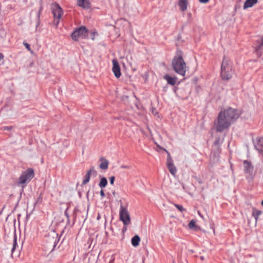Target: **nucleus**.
<instances>
[{"mask_svg":"<svg viewBox=\"0 0 263 263\" xmlns=\"http://www.w3.org/2000/svg\"><path fill=\"white\" fill-rule=\"evenodd\" d=\"M164 79L167 81L168 84L171 85H174L177 80V78L172 77L168 74L165 75L164 76Z\"/></svg>","mask_w":263,"mask_h":263,"instance_id":"obj_15","label":"nucleus"},{"mask_svg":"<svg viewBox=\"0 0 263 263\" xmlns=\"http://www.w3.org/2000/svg\"><path fill=\"white\" fill-rule=\"evenodd\" d=\"M120 219L125 226L128 225L130 223V219L127 209L121 205L120 209Z\"/></svg>","mask_w":263,"mask_h":263,"instance_id":"obj_5","label":"nucleus"},{"mask_svg":"<svg viewBox=\"0 0 263 263\" xmlns=\"http://www.w3.org/2000/svg\"><path fill=\"white\" fill-rule=\"evenodd\" d=\"M115 179V177L114 176H111L109 178L110 183L112 185L114 183V181Z\"/></svg>","mask_w":263,"mask_h":263,"instance_id":"obj_27","label":"nucleus"},{"mask_svg":"<svg viewBox=\"0 0 263 263\" xmlns=\"http://www.w3.org/2000/svg\"><path fill=\"white\" fill-rule=\"evenodd\" d=\"M195 227V221L193 220H191L189 223V227L190 229H193Z\"/></svg>","mask_w":263,"mask_h":263,"instance_id":"obj_23","label":"nucleus"},{"mask_svg":"<svg viewBox=\"0 0 263 263\" xmlns=\"http://www.w3.org/2000/svg\"><path fill=\"white\" fill-rule=\"evenodd\" d=\"M77 4L79 7L88 9L90 8L89 0H77Z\"/></svg>","mask_w":263,"mask_h":263,"instance_id":"obj_13","label":"nucleus"},{"mask_svg":"<svg viewBox=\"0 0 263 263\" xmlns=\"http://www.w3.org/2000/svg\"><path fill=\"white\" fill-rule=\"evenodd\" d=\"M34 173L33 169L29 168L23 171L20 177L18 178L16 184L17 186L24 187L25 184L30 181V180L34 177Z\"/></svg>","mask_w":263,"mask_h":263,"instance_id":"obj_4","label":"nucleus"},{"mask_svg":"<svg viewBox=\"0 0 263 263\" xmlns=\"http://www.w3.org/2000/svg\"><path fill=\"white\" fill-rule=\"evenodd\" d=\"M243 163L245 173L247 175V177L252 179L255 175L253 165L250 161L248 160H245Z\"/></svg>","mask_w":263,"mask_h":263,"instance_id":"obj_6","label":"nucleus"},{"mask_svg":"<svg viewBox=\"0 0 263 263\" xmlns=\"http://www.w3.org/2000/svg\"><path fill=\"white\" fill-rule=\"evenodd\" d=\"M172 67L176 73L182 76H185L187 66L181 55H177L174 58L172 61Z\"/></svg>","mask_w":263,"mask_h":263,"instance_id":"obj_3","label":"nucleus"},{"mask_svg":"<svg viewBox=\"0 0 263 263\" xmlns=\"http://www.w3.org/2000/svg\"><path fill=\"white\" fill-rule=\"evenodd\" d=\"M121 167L123 168H127V169L130 168V167L129 166H128V165H122L121 166Z\"/></svg>","mask_w":263,"mask_h":263,"instance_id":"obj_30","label":"nucleus"},{"mask_svg":"<svg viewBox=\"0 0 263 263\" xmlns=\"http://www.w3.org/2000/svg\"><path fill=\"white\" fill-rule=\"evenodd\" d=\"M258 0H246L244 3L243 8L245 10L249 8H251L254 5L256 4Z\"/></svg>","mask_w":263,"mask_h":263,"instance_id":"obj_14","label":"nucleus"},{"mask_svg":"<svg viewBox=\"0 0 263 263\" xmlns=\"http://www.w3.org/2000/svg\"><path fill=\"white\" fill-rule=\"evenodd\" d=\"M126 227H124L123 229V231H126Z\"/></svg>","mask_w":263,"mask_h":263,"instance_id":"obj_33","label":"nucleus"},{"mask_svg":"<svg viewBox=\"0 0 263 263\" xmlns=\"http://www.w3.org/2000/svg\"><path fill=\"white\" fill-rule=\"evenodd\" d=\"M200 259H201V260H203V259H204V257H203V256H201V257H200Z\"/></svg>","mask_w":263,"mask_h":263,"instance_id":"obj_32","label":"nucleus"},{"mask_svg":"<svg viewBox=\"0 0 263 263\" xmlns=\"http://www.w3.org/2000/svg\"><path fill=\"white\" fill-rule=\"evenodd\" d=\"M140 238L138 235L134 236L132 239V244L134 247H137L139 245Z\"/></svg>","mask_w":263,"mask_h":263,"instance_id":"obj_19","label":"nucleus"},{"mask_svg":"<svg viewBox=\"0 0 263 263\" xmlns=\"http://www.w3.org/2000/svg\"><path fill=\"white\" fill-rule=\"evenodd\" d=\"M100 195L102 197H104L105 196V194L103 190L100 191Z\"/></svg>","mask_w":263,"mask_h":263,"instance_id":"obj_29","label":"nucleus"},{"mask_svg":"<svg viewBox=\"0 0 263 263\" xmlns=\"http://www.w3.org/2000/svg\"><path fill=\"white\" fill-rule=\"evenodd\" d=\"M261 211L258 210H257L255 208L253 209L252 211V216L254 217L255 219L256 223L257 222L258 219L259 218V216L261 215Z\"/></svg>","mask_w":263,"mask_h":263,"instance_id":"obj_18","label":"nucleus"},{"mask_svg":"<svg viewBox=\"0 0 263 263\" xmlns=\"http://www.w3.org/2000/svg\"><path fill=\"white\" fill-rule=\"evenodd\" d=\"M100 161L101 162L99 165L100 168L102 170H107L109 164L108 161L103 157L100 158Z\"/></svg>","mask_w":263,"mask_h":263,"instance_id":"obj_16","label":"nucleus"},{"mask_svg":"<svg viewBox=\"0 0 263 263\" xmlns=\"http://www.w3.org/2000/svg\"><path fill=\"white\" fill-rule=\"evenodd\" d=\"M60 18H57V17L54 18V21H53V23L54 24V25H55V26H58V24H59V22H60Z\"/></svg>","mask_w":263,"mask_h":263,"instance_id":"obj_26","label":"nucleus"},{"mask_svg":"<svg viewBox=\"0 0 263 263\" xmlns=\"http://www.w3.org/2000/svg\"><path fill=\"white\" fill-rule=\"evenodd\" d=\"M199 1L201 3L206 4L208 3L210 0H199Z\"/></svg>","mask_w":263,"mask_h":263,"instance_id":"obj_28","label":"nucleus"},{"mask_svg":"<svg viewBox=\"0 0 263 263\" xmlns=\"http://www.w3.org/2000/svg\"><path fill=\"white\" fill-rule=\"evenodd\" d=\"M174 205H175V206L180 212H183V211H184V209L183 208V207L182 205L177 204H175Z\"/></svg>","mask_w":263,"mask_h":263,"instance_id":"obj_24","label":"nucleus"},{"mask_svg":"<svg viewBox=\"0 0 263 263\" xmlns=\"http://www.w3.org/2000/svg\"><path fill=\"white\" fill-rule=\"evenodd\" d=\"M187 0H179L178 2V6L180 8V10L181 11H185L187 9Z\"/></svg>","mask_w":263,"mask_h":263,"instance_id":"obj_17","label":"nucleus"},{"mask_svg":"<svg viewBox=\"0 0 263 263\" xmlns=\"http://www.w3.org/2000/svg\"><path fill=\"white\" fill-rule=\"evenodd\" d=\"M112 62V71L114 72L115 76L117 78H119L121 76L120 67L118 61L116 59H114Z\"/></svg>","mask_w":263,"mask_h":263,"instance_id":"obj_10","label":"nucleus"},{"mask_svg":"<svg viewBox=\"0 0 263 263\" xmlns=\"http://www.w3.org/2000/svg\"><path fill=\"white\" fill-rule=\"evenodd\" d=\"M97 174V171L95 170V167L92 166L90 169L87 172L83 181V184H86L89 181L91 175L96 176Z\"/></svg>","mask_w":263,"mask_h":263,"instance_id":"obj_11","label":"nucleus"},{"mask_svg":"<svg viewBox=\"0 0 263 263\" xmlns=\"http://www.w3.org/2000/svg\"><path fill=\"white\" fill-rule=\"evenodd\" d=\"M4 59V55L2 53H0V61Z\"/></svg>","mask_w":263,"mask_h":263,"instance_id":"obj_31","label":"nucleus"},{"mask_svg":"<svg viewBox=\"0 0 263 263\" xmlns=\"http://www.w3.org/2000/svg\"><path fill=\"white\" fill-rule=\"evenodd\" d=\"M233 63L228 58L224 57L221 65L220 76L223 80L231 79L234 73Z\"/></svg>","mask_w":263,"mask_h":263,"instance_id":"obj_2","label":"nucleus"},{"mask_svg":"<svg viewBox=\"0 0 263 263\" xmlns=\"http://www.w3.org/2000/svg\"><path fill=\"white\" fill-rule=\"evenodd\" d=\"M261 205L263 206V200L261 202Z\"/></svg>","mask_w":263,"mask_h":263,"instance_id":"obj_34","label":"nucleus"},{"mask_svg":"<svg viewBox=\"0 0 263 263\" xmlns=\"http://www.w3.org/2000/svg\"><path fill=\"white\" fill-rule=\"evenodd\" d=\"M166 152L167 153L166 163L167 168L168 169L171 174L173 176H175L177 172L176 168L173 163V161L171 157L170 153L168 152Z\"/></svg>","mask_w":263,"mask_h":263,"instance_id":"obj_8","label":"nucleus"},{"mask_svg":"<svg viewBox=\"0 0 263 263\" xmlns=\"http://www.w3.org/2000/svg\"><path fill=\"white\" fill-rule=\"evenodd\" d=\"M87 33L85 27H81L76 29L71 34L72 39L74 41H78L79 38H84Z\"/></svg>","mask_w":263,"mask_h":263,"instance_id":"obj_7","label":"nucleus"},{"mask_svg":"<svg viewBox=\"0 0 263 263\" xmlns=\"http://www.w3.org/2000/svg\"><path fill=\"white\" fill-rule=\"evenodd\" d=\"M23 45L25 46V47L26 48V49L29 51H31V49L30 48V45L29 44H28L26 42H24L23 43Z\"/></svg>","mask_w":263,"mask_h":263,"instance_id":"obj_25","label":"nucleus"},{"mask_svg":"<svg viewBox=\"0 0 263 263\" xmlns=\"http://www.w3.org/2000/svg\"><path fill=\"white\" fill-rule=\"evenodd\" d=\"M107 184V180L105 177H102L99 183V186L100 188L102 189L105 187Z\"/></svg>","mask_w":263,"mask_h":263,"instance_id":"obj_20","label":"nucleus"},{"mask_svg":"<svg viewBox=\"0 0 263 263\" xmlns=\"http://www.w3.org/2000/svg\"><path fill=\"white\" fill-rule=\"evenodd\" d=\"M16 246H17L16 237L15 236H14L13 237V247L11 249L12 253H13V252L15 251Z\"/></svg>","mask_w":263,"mask_h":263,"instance_id":"obj_22","label":"nucleus"},{"mask_svg":"<svg viewBox=\"0 0 263 263\" xmlns=\"http://www.w3.org/2000/svg\"><path fill=\"white\" fill-rule=\"evenodd\" d=\"M255 148L263 156V138H259L256 139L254 142Z\"/></svg>","mask_w":263,"mask_h":263,"instance_id":"obj_12","label":"nucleus"},{"mask_svg":"<svg viewBox=\"0 0 263 263\" xmlns=\"http://www.w3.org/2000/svg\"><path fill=\"white\" fill-rule=\"evenodd\" d=\"M262 46H263V37L258 42V45H256L255 47V51L258 52L261 49Z\"/></svg>","mask_w":263,"mask_h":263,"instance_id":"obj_21","label":"nucleus"},{"mask_svg":"<svg viewBox=\"0 0 263 263\" xmlns=\"http://www.w3.org/2000/svg\"><path fill=\"white\" fill-rule=\"evenodd\" d=\"M240 112L237 109L228 107L222 109L214 122V127L218 132L228 129L239 117Z\"/></svg>","mask_w":263,"mask_h":263,"instance_id":"obj_1","label":"nucleus"},{"mask_svg":"<svg viewBox=\"0 0 263 263\" xmlns=\"http://www.w3.org/2000/svg\"><path fill=\"white\" fill-rule=\"evenodd\" d=\"M52 12L54 18H61L63 15L62 8L58 4H53L51 7Z\"/></svg>","mask_w":263,"mask_h":263,"instance_id":"obj_9","label":"nucleus"}]
</instances>
